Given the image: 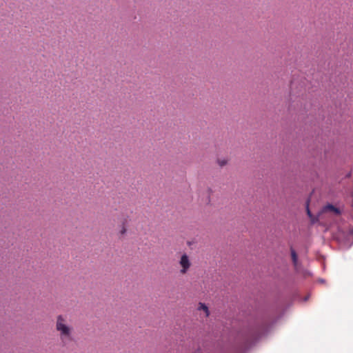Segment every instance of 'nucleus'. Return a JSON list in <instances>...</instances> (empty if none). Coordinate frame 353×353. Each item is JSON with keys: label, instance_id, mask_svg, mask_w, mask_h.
<instances>
[{"label": "nucleus", "instance_id": "1", "mask_svg": "<svg viewBox=\"0 0 353 353\" xmlns=\"http://www.w3.org/2000/svg\"><path fill=\"white\" fill-rule=\"evenodd\" d=\"M55 330L63 345L68 344L73 340L74 329L66 315L59 314L56 316Z\"/></svg>", "mask_w": 353, "mask_h": 353}, {"label": "nucleus", "instance_id": "2", "mask_svg": "<svg viewBox=\"0 0 353 353\" xmlns=\"http://www.w3.org/2000/svg\"><path fill=\"white\" fill-rule=\"evenodd\" d=\"M179 265L180 267L179 273L181 275L186 274L192 266V262L187 254L184 253L181 256Z\"/></svg>", "mask_w": 353, "mask_h": 353}, {"label": "nucleus", "instance_id": "3", "mask_svg": "<svg viewBox=\"0 0 353 353\" xmlns=\"http://www.w3.org/2000/svg\"><path fill=\"white\" fill-rule=\"evenodd\" d=\"M197 310L199 311H203L205 314V317H208L210 315V311L208 307L203 303H199Z\"/></svg>", "mask_w": 353, "mask_h": 353}, {"label": "nucleus", "instance_id": "4", "mask_svg": "<svg viewBox=\"0 0 353 353\" xmlns=\"http://www.w3.org/2000/svg\"><path fill=\"white\" fill-rule=\"evenodd\" d=\"M325 208H326L327 210H330V211H332L333 212H334V213H335L336 214H337V215H339V214H341V212L340 209H339V208H336L335 206H334V205H332V204H328V205L325 207Z\"/></svg>", "mask_w": 353, "mask_h": 353}, {"label": "nucleus", "instance_id": "5", "mask_svg": "<svg viewBox=\"0 0 353 353\" xmlns=\"http://www.w3.org/2000/svg\"><path fill=\"white\" fill-rule=\"evenodd\" d=\"M291 256L292 259L293 264L296 266L298 261V256L295 252V250L292 248H291Z\"/></svg>", "mask_w": 353, "mask_h": 353}, {"label": "nucleus", "instance_id": "6", "mask_svg": "<svg viewBox=\"0 0 353 353\" xmlns=\"http://www.w3.org/2000/svg\"><path fill=\"white\" fill-rule=\"evenodd\" d=\"M119 234L121 236H123L124 235H125V234L127 232L128 227H126L125 225H119Z\"/></svg>", "mask_w": 353, "mask_h": 353}, {"label": "nucleus", "instance_id": "7", "mask_svg": "<svg viewBox=\"0 0 353 353\" xmlns=\"http://www.w3.org/2000/svg\"><path fill=\"white\" fill-rule=\"evenodd\" d=\"M129 222V216H123L120 220V225L128 227Z\"/></svg>", "mask_w": 353, "mask_h": 353}, {"label": "nucleus", "instance_id": "8", "mask_svg": "<svg viewBox=\"0 0 353 353\" xmlns=\"http://www.w3.org/2000/svg\"><path fill=\"white\" fill-rule=\"evenodd\" d=\"M218 163L220 166L223 167L225 165L227 164V161L223 159V160H219L218 161Z\"/></svg>", "mask_w": 353, "mask_h": 353}, {"label": "nucleus", "instance_id": "9", "mask_svg": "<svg viewBox=\"0 0 353 353\" xmlns=\"http://www.w3.org/2000/svg\"><path fill=\"white\" fill-rule=\"evenodd\" d=\"M307 214L308 215H310V211L309 210V209H307Z\"/></svg>", "mask_w": 353, "mask_h": 353}]
</instances>
